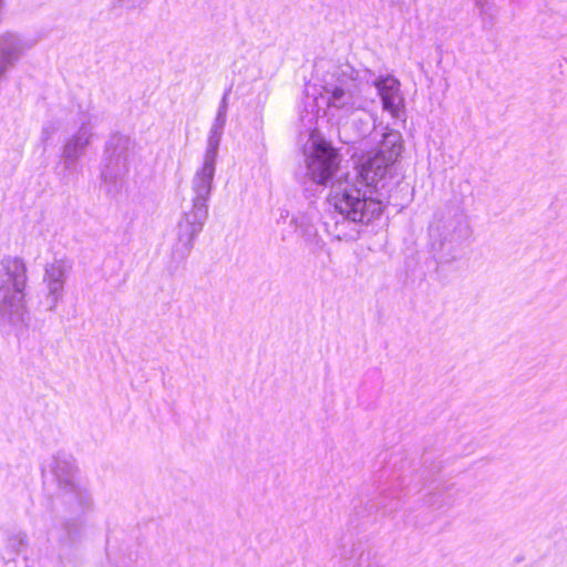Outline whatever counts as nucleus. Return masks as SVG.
I'll list each match as a JSON object with an SVG mask.
<instances>
[{
  "label": "nucleus",
  "instance_id": "obj_5",
  "mask_svg": "<svg viewBox=\"0 0 567 567\" xmlns=\"http://www.w3.org/2000/svg\"><path fill=\"white\" fill-rule=\"evenodd\" d=\"M7 274L12 277L13 286L21 292L25 286L27 268L22 260L18 258L9 259L6 264Z\"/></svg>",
  "mask_w": 567,
  "mask_h": 567
},
{
  "label": "nucleus",
  "instance_id": "obj_1",
  "mask_svg": "<svg viewBox=\"0 0 567 567\" xmlns=\"http://www.w3.org/2000/svg\"><path fill=\"white\" fill-rule=\"evenodd\" d=\"M330 200L341 215L354 223L369 224L379 218L384 210L381 199L362 195L354 186L333 192Z\"/></svg>",
  "mask_w": 567,
  "mask_h": 567
},
{
  "label": "nucleus",
  "instance_id": "obj_6",
  "mask_svg": "<svg viewBox=\"0 0 567 567\" xmlns=\"http://www.w3.org/2000/svg\"><path fill=\"white\" fill-rule=\"evenodd\" d=\"M331 94L334 99H340L344 95V91L342 87H334L332 91H331Z\"/></svg>",
  "mask_w": 567,
  "mask_h": 567
},
{
  "label": "nucleus",
  "instance_id": "obj_4",
  "mask_svg": "<svg viewBox=\"0 0 567 567\" xmlns=\"http://www.w3.org/2000/svg\"><path fill=\"white\" fill-rule=\"evenodd\" d=\"M382 100L383 109L393 116L399 115L404 106V99L400 91V82L393 76H383L374 82Z\"/></svg>",
  "mask_w": 567,
  "mask_h": 567
},
{
  "label": "nucleus",
  "instance_id": "obj_3",
  "mask_svg": "<svg viewBox=\"0 0 567 567\" xmlns=\"http://www.w3.org/2000/svg\"><path fill=\"white\" fill-rule=\"evenodd\" d=\"M338 150L323 138L313 144L308 164L311 178L318 184H326L339 169Z\"/></svg>",
  "mask_w": 567,
  "mask_h": 567
},
{
  "label": "nucleus",
  "instance_id": "obj_2",
  "mask_svg": "<svg viewBox=\"0 0 567 567\" xmlns=\"http://www.w3.org/2000/svg\"><path fill=\"white\" fill-rule=\"evenodd\" d=\"M402 143L394 136H384L378 148L367 155L358 167L359 177L368 185L375 186L385 177L389 168L399 159Z\"/></svg>",
  "mask_w": 567,
  "mask_h": 567
}]
</instances>
